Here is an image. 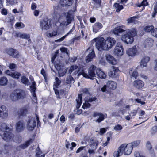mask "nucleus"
I'll return each instance as SVG.
<instances>
[{
    "mask_svg": "<svg viewBox=\"0 0 157 157\" xmlns=\"http://www.w3.org/2000/svg\"><path fill=\"white\" fill-rule=\"evenodd\" d=\"M125 34L122 36L121 39L122 41L127 44H131L134 40L133 37L137 34L135 29L126 30Z\"/></svg>",
    "mask_w": 157,
    "mask_h": 157,
    "instance_id": "f257e3e1",
    "label": "nucleus"
},
{
    "mask_svg": "<svg viewBox=\"0 0 157 157\" xmlns=\"http://www.w3.org/2000/svg\"><path fill=\"white\" fill-rule=\"evenodd\" d=\"M97 69L94 65H91L89 68L88 71V74L85 73L83 70L79 72L78 75H82L83 77L86 78H90L91 79H93L94 77H95V72L96 73V71Z\"/></svg>",
    "mask_w": 157,
    "mask_h": 157,
    "instance_id": "f03ea898",
    "label": "nucleus"
},
{
    "mask_svg": "<svg viewBox=\"0 0 157 157\" xmlns=\"http://www.w3.org/2000/svg\"><path fill=\"white\" fill-rule=\"evenodd\" d=\"M26 94L24 91L21 89L14 90L10 94V97L12 101H16L19 99H24Z\"/></svg>",
    "mask_w": 157,
    "mask_h": 157,
    "instance_id": "7ed1b4c3",
    "label": "nucleus"
},
{
    "mask_svg": "<svg viewBox=\"0 0 157 157\" xmlns=\"http://www.w3.org/2000/svg\"><path fill=\"white\" fill-rule=\"evenodd\" d=\"M97 49L100 51L106 50V48L105 39L101 37H98L94 39Z\"/></svg>",
    "mask_w": 157,
    "mask_h": 157,
    "instance_id": "20e7f679",
    "label": "nucleus"
},
{
    "mask_svg": "<svg viewBox=\"0 0 157 157\" xmlns=\"http://www.w3.org/2000/svg\"><path fill=\"white\" fill-rule=\"evenodd\" d=\"M40 25L42 30H47L51 26V21L47 18H44L40 21Z\"/></svg>",
    "mask_w": 157,
    "mask_h": 157,
    "instance_id": "39448f33",
    "label": "nucleus"
},
{
    "mask_svg": "<svg viewBox=\"0 0 157 157\" xmlns=\"http://www.w3.org/2000/svg\"><path fill=\"white\" fill-rule=\"evenodd\" d=\"M93 116L94 117H97V118L95 121L96 122L99 123L107 117V114L106 113L103 114L101 112H94L93 113Z\"/></svg>",
    "mask_w": 157,
    "mask_h": 157,
    "instance_id": "423d86ee",
    "label": "nucleus"
},
{
    "mask_svg": "<svg viewBox=\"0 0 157 157\" xmlns=\"http://www.w3.org/2000/svg\"><path fill=\"white\" fill-rule=\"evenodd\" d=\"M1 136L2 138L6 142H9L13 140V135L11 132V130L6 131L1 133Z\"/></svg>",
    "mask_w": 157,
    "mask_h": 157,
    "instance_id": "0eeeda50",
    "label": "nucleus"
},
{
    "mask_svg": "<svg viewBox=\"0 0 157 157\" xmlns=\"http://www.w3.org/2000/svg\"><path fill=\"white\" fill-rule=\"evenodd\" d=\"M76 10V7H75L73 10H70L67 13L66 16V20L67 21L66 25H67L74 20V12Z\"/></svg>",
    "mask_w": 157,
    "mask_h": 157,
    "instance_id": "6e6552de",
    "label": "nucleus"
},
{
    "mask_svg": "<svg viewBox=\"0 0 157 157\" xmlns=\"http://www.w3.org/2000/svg\"><path fill=\"white\" fill-rule=\"evenodd\" d=\"M124 49L121 43H118L114 49V52L115 55L118 56H122L124 54Z\"/></svg>",
    "mask_w": 157,
    "mask_h": 157,
    "instance_id": "1a4fd4ad",
    "label": "nucleus"
},
{
    "mask_svg": "<svg viewBox=\"0 0 157 157\" xmlns=\"http://www.w3.org/2000/svg\"><path fill=\"white\" fill-rule=\"evenodd\" d=\"M36 125V122L34 118L31 117L28 120L27 128L29 131L33 130Z\"/></svg>",
    "mask_w": 157,
    "mask_h": 157,
    "instance_id": "9d476101",
    "label": "nucleus"
},
{
    "mask_svg": "<svg viewBox=\"0 0 157 157\" xmlns=\"http://www.w3.org/2000/svg\"><path fill=\"white\" fill-rule=\"evenodd\" d=\"M116 41L113 38L109 37L105 40L106 51L110 49L115 44Z\"/></svg>",
    "mask_w": 157,
    "mask_h": 157,
    "instance_id": "9b49d317",
    "label": "nucleus"
},
{
    "mask_svg": "<svg viewBox=\"0 0 157 157\" xmlns=\"http://www.w3.org/2000/svg\"><path fill=\"white\" fill-rule=\"evenodd\" d=\"M8 115V110L5 105H0V118L2 119L6 118Z\"/></svg>",
    "mask_w": 157,
    "mask_h": 157,
    "instance_id": "f8f14e48",
    "label": "nucleus"
},
{
    "mask_svg": "<svg viewBox=\"0 0 157 157\" xmlns=\"http://www.w3.org/2000/svg\"><path fill=\"white\" fill-rule=\"evenodd\" d=\"M124 29V26L123 25L117 27L113 30V33L116 35H122L126 31Z\"/></svg>",
    "mask_w": 157,
    "mask_h": 157,
    "instance_id": "ddd939ff",
    "label": "nucleus"
},
{
    "mask_svg": "<svg viewBox=\"0 0 157 157\" xmlns=\"http://www.w3.org/2000/svg\"><path fill=\"white\" fill-rule=\"evenodd\" d=\"M120 73V71L118 67L113 66L110 71L108 72L109 75L111 77H117Z\"/></svg>",
    "mask_w": 157,
    "mask_h": 157,
    "instance_id": "4468645a",
    "label": "nucleus"
},
{
    "mask_svg": "<svg viewBox=\"0 0 157 157\" xmlns=\"http://www.w3.org/2000/svg\"><path fill=\"white\" fill-rule=\"evenodd\" d=\"M55 82H54L53 89L55 94L57 95L59 94V90L57 88L60 87L61 82L57 77L55 78Z\"/></svg>",
    "mask_w": 157,
    "mask_h": 157,
    "instance_id": "2eb2a0df",
    "label": "nucleus"
},
{
    "mask_svg": "<svg viewBox=\"0 0 157 157\" xmlns=\"http://www.w3.org/2000/svg\"><path fill=\"white\" fill-rule=\"evenodd\" d=\"M6 52L8 55L13 58H16L19 57L18 52L16 49L9 48L6 50Z\"/></svg>",
    "mask_w": 157,
    "mask_h": 157,
    "instance_id": "dca6fc26",
    "label": "nucleus"
},
{
    "mask_svg": "<svg viewBox=\"0 0 157 157\" xmlns=\"http://www.w3.org/2000/svg\"><path fill=\"white\" fill-rule=\"evenodd\" d=\"M137 49L136 46H134L131 48L128 49L126 51V54L129 56H133L136 55Z\"/></svg>",
    "mask_w": 157,
    "mask_h": 157,
    "instance_id": "f3484780",
    "label": "nucleus"
},
{
    "mask_svg": "<svg viewBox=\"0 0 157 157\" xmlns=\"http://www.w3.org/2000/svg\"><path fill=\"white\" fill-rule=\"evenodd\" d=\"M25 127V124L22 121H19L16 124V130L17 132H20L23 131Z\"/></svg>",
    "mask_w": 157,
    "mask_h": 157,
    "instance_id": "a211bd4d",
    "label": "nucleus"
},
{
    "mask_svg": "<svg viewBox=\"0 0 157 157\" xmlns=\"http://www.w3.org/2000/svg\"><path fill=\"white\" fill-rule=\"evenodd\" d=\"M124 144L121 145L118 148L117 150L115 151L113 153L114 157H118L121 155L123 153V150L124 148Z\"/></svg>",
    "mask_w": 157,
    "mask_h": 157,
    "instance_id": "6ab92c4d",
    "label": "nucleus"
},
{
    "mask_svg": "<svg viewBox=\"0 0 157 157\" xmlns=\"http://www.w3.org/2000/svg\"><path fill=\"white\" fill-rule=\"evenodd\" d=\"M124 147L123 150V153L124 154L126 155L130 154L132 149V147H131L132 144H128L126 145L125 144H124Z\"/></svg>",
    "mask_w": 157,
    "mask_h": 157,
    "instance_id": "aec40b11",
    "label": "nucleus"
},
{
    "mask_svg": "<svg viewBox=\"0 0 157 157\" xmlns=\"http://www.w3.org/2000/svg\"><path fill=\"white\" fill-rule=\"evenodd\" d=\"M103 27V25L99 22H96L93 26V31L96 33Z\"/></svg>",
    "mask_w": 157,
    "mask_h": 157,
    "instance_id": "412c9836",
    "label": "nucleus"
},
{
    "mask_svg": "<svg viewBox=\"0 0 157 157\" xmlns=\"http://www.w3.org/2000/svg\"><path fill=\"white\" fill-rule=\"evenodd\" d=\"M106 58L107 61L109 63L112 65H115L117 62L116 59L111 55L107 54L106 55Z\"/></svg>",
    "mask_w": 157,
    "mask_h": 157,
    "instance_id": "4be33fe9",
    "label": "nucleus"
},
{
    "mask_svg": "<svg viewBox=\"0 0 157 157\" xmlns=\"http://www.w3.org/2000/svg\"><path fill=\"white\" fill-rule=\"evenodd\" d=\"M28 108L27 106H25L20 109L17 112L18 116L21 117L26 115L28 112Z\"/></svg>",
    "mask_w": 157,
    "mask_h": 157,
    "instance_id": "5701e85b",
    "label": "nucleus"
},
{
    "mask_svg": "<svg viewBox=\"0 0 157 157\" xmlns=\"http://www.w3.org/2000/svg\"><path fill=\"white\" fill-rule=\"evenodd\" d=\"M133 84L134 86L138 89L141 88L144 86V82L140 80H137L134 81Z\"/></svg>",
    "mask_w": 157,
    "mask_h": 157,
    "instance_id": "b1692460",
    "label": "nucleus"
},
{
    "mask_svg": "<svg viewBox=\"0 0 157 157\" xmlns=\"http://www.w3.org/2000/svg\"><path fill=\"white\" fill-rule=\"evenodd\" d=\"M33 142L32 139H30L24 143L19 145V147L21 149H25L29 146Z\"/></svg>",
    "mask_w": 157,
    "mask_h": 157,
    "instance_id": "393cba45",
    "label": "nucleus"
},
{
    "mask_svg": "<svg viewBox=\"0 0 157 157\" xmlns=\"http://www.w3.org/2000/svg\"><path fill=\"white\" fill-rule=\"evenodd\" d=\"M107 87L110 89L114 90L117 87L116 83L112 81H109L107 83Z\"/></svg>",
    "mask_w": 157,
    "mask_h": 157,
    "instance_id": "a878e982",
    "label": "nucleus"
},
{
    "mask_svg": "<svg viewBox=\"0 0 157 157\" xmlns=\"http://www.w3.org/2000/svg\"><path fill=\"white\" fill-rule=\"evenodd\" d=\"M95 56L94 51L92 50L91 52L86 58V62H89L91 61Z\"/></svg>",
    "mask_w": 157,
    "mask_h": 157,
    "instance_id": "bb28decb",
    "label": "nucleus"
},
{
    "mask_svg": "<svg viewBox=\"0 0 157 157\" xmlns=\"http://www.w3.org/2000/svg\"><path fill=\"white\" fill-rule=\"evenodd\" d=\"M150 60V58L148 56H145L143 57L141 61L140 66L142 67L146 66L147 63Z\"/></svg>",
    "mask_w": 157,
    "mask_h": 157,
    "instance_id": "cd10ccee",
    "label": "nucleus"
},
{
    "mask_svg": "<svg viewBox=\"0 0 157 157\" xmlns=\"http://www.w3.org/2000/svg\"><path fill=\"white\" fill-rule=\"evenodd\" d=\"M0 130L1 131L5 132L6 131H10L11 129L8 127L6 124L5 123L1 124L0 126Z\"/></svg>",
    "mask_w": 157,
    "mask_h": 157,
    "instance_id": "c85d7f7f",
    "label": "nucleus"
},
{
    "mask_svg": "<svg viewBox=\"0 0 157 157\" xmlns=\"http://www.w3.org/2000/svg\"><path fill=\"white\" fill-rule=\"evenodd\" d=\"M72 0H60V4L63 6H70L72 4Z\"/></svg>",
    "mask_w": 157,
    "mask_h": 157,
    "instance_id": "c756f323",
    "label": "nucleus"
},
{
    "mask_svg": "<svg viewBox=\"0 0 157 157\" xmlns=\"http://www.w3.org/2000/svg\"><path fill=\"white\" fill-rule=\"evenodd\" d=\"M74 29L75 28L74 26L72 28V29H71L70 30V31L68 33H67L66 35H65L64 36H63L60 38L55 40V42H60L61 41H62L65 38L67 37L69 34H71L72 33V32L73 31Z\"/></svg>",
    "mask_w": 157,
    "mask_h": 157,
    "instance_id": "7c9ffc66",
    "label": "nucleus"
},
{
    "mask_svg": "<svg viewBox=\"0 0 157 157\" xmlns=\"http://www.w3.org/2000/svg\"><path fill=\"white\" fill-rule=\"evenodd\" d=\"M74 29L75 28L74 26L72 28V29H71L70 30V31L68 33H67L66 35H65L64 36H63L60 38L55 40V42H60L61 41H62L65 38L67 37L69 34H71L72 33V32L73 31Z\"/></svg>",
    "mask_w": 157,
    "mask_h": 157,
    "instance_id": "2f4dec72",
    "label": "nucleus"
},
{
    "mask_svg": "<svg viewBox=\"0 0 157 157\" xmlns=\"http://www.w3.org/2000/svg\"><path fill=\"white\" fill-rule=\"evenodd\" d=\"M74 29L75 28L74 26L72 28V29H71L70 30V31L68 33H67L66 35H65L64 36H63L60 38L55 40V42H60L61 41H62L65 38L67 37L69 34H71L72 33V32L73 31Z\"/></svg>",
    "mask_w": 157,
    "mask_h": 157,
    "instance_id": "473e14b6",
    "label": "nucleus"
},
{
    "mask_svg": "<svg viewBox=\"0 0 157 157\" xmlns=\"http://www.w3.org/2000/svg\"><path fill=\"white\" fill-rule=\"evenodd\" d=\"M82 94H80L78 95L77 98L76 99L77 102L76 108H79L81 106L82 103Z\"/></svg>",
    "mask_w": 157,
    "mask_h": 157,
    "instance_id": "72a5a7b5",
    "label": "nucleus"
},
{
    "mask_svg": "<svg viewBox=\"0 0 157 157\" xmlns=\"http://www.w3.org/2000/svg\"><path fill=\"white\" fill-rule=\"evenodd\" d=\"M96 75L100 78L104 79L106 77V74L100 69H97L96 71Z\"/></svg>",
    "mask_w": 157,
    "mask_h": 157,
    "instance_id": "f704fd0d",
    "label": "nucleus"
},
{
    "mask_svg": "<svg viewBox=\"0 0 157 157\" xmlns=\"http://www.w3.org/2000/svg\"><path fill=\"white\" fill-rule=\"evenodd\" d=\"M154 41L153 39L150 38H147L145 41L144 43L146 47H151L153 44Z\"/></svg>",
    "mask_w": 157,
    "mask_h": 157,
    "instance_id": "c9c22d12",
    "label": "nucleus"
},
{
    "mask_svg": "<svg viewBox=\"0 0 157 157\" xmlns=\"http://www.w3.org/2000/svg\"><path fill=\"white\" fill-rule=\"evenodd\" d=\"M7 73L11 77L17 78H18L21 75L20 73L17 72L12 73L9 71H7Z\"/></svg>",
    "mask_w": 157,
    "mask_h": 157,
    "instance_id": "e433bc0d",
    "label": "nucleus"
},
{
    "mask_svg": "<svg viewBox=\"0 0 157 157\" xmlns=\"http://www.w3.org/2000/svg\"><path fill=\"white\" fill-rule=\"evenodd\" d=\"M8 79L5 77H2L0 78V85L4 86L7 84Z\"/></svg>",
    "mask_w": 157,
    "mask_h": 157,
    "instance_id": "4c0bfd02",
    "label": "nucleus"
},
{
    "mask_svg": "<svg viewBox=\"0 0 157 157\" xmlns=\"http://www.w3.org/2000/svg\"><path fill=\"white\" fill-rule=\"evenodd\" d=\"M92 3L94 5V8H99L101 7V0H92Z\"/></svg>",
    "mask_w": 157,
    "mask_h": 157,
    "instance_id": "58836bf2",
    "label": "nucleus"
},
{
    "mask_svg": "<svg viewBox=\"0 0 157 157\" xmlns=\"http://www.w3.org/2000/svg\"><path fill=\"white\" fill-rule=\"evenodd\" d=\"M16 36L17 37H19L20 38L25 39H29L30 38V35L29 34H27L25 33H17Z\"/></svg>",
    "mask_w": 157,
    "mask_h": 157,
    "instance_id": "ea45409f",
    "label": "nucleus"
},
{
    "mask_svg": "<svg viewBox=\"0 0 157 157\" xmlns=\"http://www.w3.org/2000/svg\"><path fill=\"white\" fill-rule=\"evenodd\" d=\"M98 144V141H94L93 139H92L91 140L90 146V147H91L92 148H94V149H96L97 148V146Z\"/></svg>",
    "mask_w": 157,
    "mask_h": 157,
    "instance_id": "a19ab883",
    "label": "nucleus"
},
{
    "mask_svg": "<svg viewBox=\"0 0 157 157\" xmlns=\"http://www.w3.org/2000/svg\"><path fill=\"white\" fill-rule=\"evenodd\" d=\"M148 5V2H147L146 0H143L141 3L140 4H138L137 5V6L139 7H141L142 6H143V9L141 10V11L143 10L145 8L144 6H147Z\"/></svg>",
    "mask_w": 157,
    "mask_h": 157,
    "instance_id": "79ce46f5",
    "label": "nucleus"
},
{
    "mask_svg": "<svg viewBox=\"0 0 157 157\" xmlns=\"http://www.w3.org/2000/svg\"><path fill=\"white\" fill-rule=\"evenodd\" d=\"M33 80L32 82V85L30 86V88L31 89V92H35L36 89V82L34 81L33 78L31 79V81Z\"/></svg>",
    "mask_w": 157,
    "mask_h": 157,
    "instance_id": "37998d69",
    "label": "nucleus"
},
{
    "mask_svg": "<svg viewBox=\"0 0 157 157\" xmlns=\"http://www.w3.org/2000/svg\"><path fill=\"white\" fill-rule=\"evenodd\" d=\"M74 82V78L71 75L68 76L67 77L66 80V83L70 84L72 82Z\"/></svg>",
    "mask_w": 157,
    "mask_h": 157,
    "instance_id": "c03bdc74",
    "label": "nucleus"
},
{
    "mask_svg": "<svg viewBox=\"0 0 157 157\" xmlns=\"http://www.w3.org/2000/svg\"><path fill=\"white\" fill-rule=\"evenodd\" d=\"M114 7L116 9V11L117 12H120L123 8V6L122 5H120L118 3H116L114 4Z\"/></svg>",
    "mask_w": 157,
    "mask_h": 157,
    "instance_id": "a18cd8bd",
    "label": "nucleus"
},
{
    "mask_svg": "<svg viewBox=\"0 0 157 157\" xmlns=\"http://www.w3.org/2000/svg\"><path fill=\"white\" fill-rule=\"evenodd\" d=\"M21 81L23 84L25 85L28 86L29 84V80L25 76H23L21 77Z\"/></svg>",
    "mask_w": 157,
    "mask_h": 157,
    "instance_id": "49530a36",
    "label": "nucleus"
},
{
    "mask_svg": "<svg viewBox=\"0 0 157 157\" xmlns=\"http://www.w3.org/2000/svg\"><path fill=\"white\" fill-rule=\"evenodd\" d=\"M137 18V17L136 16H134L128 18L127 20V23L130 24L131 23H135L136 21V19Z\"/></svg>",
    "mask_w": 157,
    "mask_h": 157,
    "instance_id": "de8ad7c7",
    "label": "nucleus"
},
{
    "mask_svg": "<svg viewBox=\"0 0 157 157\" xmlns=\"http://www.w3.org/2000/svg\"><path fill=\"white\" fill-rule=\"evenodd\" d=\"M129 73L131 78H136V77L138 76V73L136 71H132V70H131L130 71Z\"/></svg>",
    "mask_w": 157,
    "mask_h": 157,
    "instance_id": "09e8293b",
    "label": "nucleus"
},
{
    "mask_svg": "<svg viewBox=\"0 0 157 157\" xmlns=\"http://www.w3.org/2000/svg\"><path fill=\"white\" fill-rule=\"evenodd\" d=\"M6 2L8 5H14L17 3V0H6Z\"/></svg>",
    "mask_w": 157,
    "mask_h": 157,
    "instance_id": "8fccbe9b",
    "label": "nucleus"
},
{
    "mask_svg": "<svg viewBox=\"0 0 157 157\" xmlns=\"http://www.w3.org/2000/svg\"><path fill=\"white\" fill-rule=\"evenodd\" d=\"M154 27L152 25L147 26L145 27L144 28V31L147 32H152V30L154 29Z\"/></svg>",
    "mask_w": 157,
    "mask_h": 157,
    "instance_id": "3c124183",
    "label": "nucleus"
},
{
    "mask_svg": "<svg viewBox=\"0 0 157 157\" xmlns=\"http://www.w3.org/2000/svg\"><path fill=\"white\" fill-rule=\"evenodd\" d=\"M66 73L65 70L62 69H60L58 71V76L59 77H63L64 76Z\"/></svg>",
    "mask_w": 157,
    "mask_h": 157,
    "instance_id": "603ef678",
    "label": "nucleus"
},
{
    "mask_svg": "<svg viewBox=\"0 0 157 157\" xmlns=\"http://www.w3.org/2000/svg\"><path fill=\"white\" fill-rule=\"evenodd\" d=\"M89 102L87 101L85 99V103H83L82 108L84 109H87L89 108L91 106V105Z\"/></svg>",
    "mask_w": 157,
    "mask_h": 157,
    "instance_id": "864d4df0",
    "label": "nucleus"
},
{
    "mask_svg": "<svg viewBox=\"0 0 157 157\" xmlns=\"http://www.w3.org/2000/svg\"><path fill=\"white\" fill-rule=\"evenodd\" d=\"M140 140H137L134 141L131 143H129V144H132L131 147H132L133 148L134 147H135L138 146L140 144Z\"/></svg>",
    "mask_w": 157,
    "mask_h": 157,
    "instance_id": "5fc2aeb1",
    "label": "nucleus"
},
{
    "mask_svg": "<svg viewBox=\"0 0 157 157\" xmlns=\"http://www.w3.org/2000/svg\"><path fill=\"white\" fill-rule=\"evenodd\" d=\"M123 128L122 127L120 124H118L116 125L114 128V129L117 132H118Z\"/></svg>",
    "mask_w": 157,
    "mask_h": 157,
    "instance_id": "6e6d98bb",
    "label": "nucleus"
},
{
    "mask_svg": "<svg viewBox=\"0 0 157 157\" xmlns=\"http://www.w3.org/2000/svg\"><path fill=\"white\" fill-rule=\"evenodd\" d=\"M157 2L154 3V11L152 13V17H153L157 13Z\"/></svg>",
    "mask_w": 157,
    "mask_h": 157,
    "instance_id": "4d7b16f0",
    "label": "nucleus"
},
{
    "mask_svg": "<svg viewBox=\"0 0 157 157\" xmlns=\"http://www.w3.org/2000/svg\"><path fill=\"white\" fill-rule=\"evenodd\" d=\"M86 101L90 103L94 101L97 99V98L95 97H93L89 98L88 99L86 98Z\"/></svg>",
    "mask_w": 157,
    "mask_h": 157,
    "instance_id": "13d9d810",
    "label": "nucleus"
},
{
    "mask_svg": "<svg viewBox=\"0 0 157 157\" xmlns=\"http://www.w3.org/2000/svg\"><path fill=\"white\" fill-rule=\"evenodd\" d=\"M41 74L43 76L45 81L46 82L47 80V75L44 69H42L41 70Z\"/></svg>",
    "mask_w": 157,
    "mask_h": 157,
    "instance_id": "bf43d9fd",
    "label": "nucleus"
},
{
    "mask_svg": "<svg viewBox=\"0 0 157 157\" xmlns=\"http://www.w3.org/2000/svg\"><path fill=\"white\" fill-rule=\"evenodd\" d=\"M42 152L40 150H38L36 155V157H44L45 155H41Z\"/></svg>",
    "mask_w": 157,
    "mask_h": 157,
    "instance_id": "052dcab7",
    "label": "nucleus"
},
{
    "mask_svg": "<svg viewBox=\"0 0 157 157\" xmlns=\"http://www.w3.org/2000/svg\"><path fill=\"white\" fill-rule=\"evenodd\" d=\"M64 93V91L63 89H61L59 90V94L58 95H56V96L57 98H61V97H60L62 96Z\"/></svg>",
    "mask_w": 157,
    "mask_h": 157,
    "instance_id": "680f3d73",
    "label": "nucleus"
},
{
    "mask_svg": "<svg viewBox=\"0 0 157 157\" xmlns=\"http://www.w3.org/2000/svg\"><path fill=\"white\" fill-rule=\"evenodd\" d=\"M14 20V17L13 16H11L6 18V21L8 22H11L12 23Z\"/></svg>",
    "mask_w": 157,
    "mask_h": 157,
    "instance_id": "e2e57ef3",
    "label": "nucleus"
},
{
    "mask_svg": "<svg viewBox=\"0 0 157 157\" xmlns=\"http://www.w3.org/2000/svg\"><path fill=\"white\" fill-rule=\"evenodd\" d=\"M57 32L56 31H54L53 32L50 33L48 34L49 36L47 35L48 37H52L54 36L57 35Z\"/></svg>",
    "mask_w": 157,
    "mask_h": 157,
    "instance_id": "0e129e2a",
    "label": "nucleus"
},
{
    "mask_svg": "<svg viewBox=\"0 0 157 157\" xmlns=\"http://www.w3.org/2000/svg\"><path fill=\"white\" fill-rule=\"evenodd\" d=\"M15 26L17 27H20L21 28H23L25 27L24 24L21 22H17L15 24Z\"/></svg>",
    "mask_w": 157,
    "mask_h": 157,
    "instance_id": "69168bd1",
    "label": "nucleus"
},
{
    "mask_svg": "<svg viewBox=\"0 0 157 157\" xmlns=\"http://www.w3.org/2000/svg\"><path fill=\"white\" fill-rule=\"evenodd\" d=\"M32 93V96H33V101L34 103H36L37 102V99L35 92Z\"/></svg>",
    "mask_w": 157,
    "mask_h": 157,
    "instance_id": "338daca9",
    "label": "nucleus"
},
{
    "mask_svg": "<svg viewBox=\"0 0 157 157\" xmlns=\"http://www.w3.org/2000/svg\"><path fill=\"white\" fill-rule=\"evenodd\" d=\"M157 131V126H154L152 127L151 130V133L152 135L154 134Z\"/></svg>",
    "mask_w": 157,
    "mask_h": 157,
    "instance_id": "774afa93",
    "label": "nucleus"
}]
</instances>
